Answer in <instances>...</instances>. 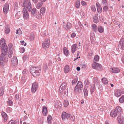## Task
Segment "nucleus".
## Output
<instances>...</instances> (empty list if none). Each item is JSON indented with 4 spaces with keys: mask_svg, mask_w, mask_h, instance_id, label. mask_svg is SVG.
<instances>
[{
    "mask_svg": "<svg viewBox=\"0 0 124 124\" xmlns=\"http://www.w3.org/2000/svg\"><path fill=\"white\" fill-rule=\"evenodd\" d=\"M41 70L39 67H31L30 72L34 77H37L39 76L40 72Z\"/></svg>",
    "mask_w": 124,
    "mask_h": 124,
    "instance_id": "nucleus-1",
    "label": "nucleus"
},
{
    "mask_svg": "<svg viewBox=\"0 0 124 124\" xmlns=\"http://www.w3.org/2000/svg\"><path fill=\"white\" fill-rule=\"evenodd\" d=\"M83 87V85L82 82L78 81L74 89L75 93L77 94H80L81 91V88Z\"/></svg>",
    "mask_w": 124,
    "mask_h": 124,
    "instance_id": "nucleus-2",
    "label": "nucleus"
},
{
    "mask_svg": "<svg viewBox=\"0 0 124 124\" xmlns=\"http://www.w3.org/2000/svg\"><path fill=\"white\" fill-rule=\"evenodd\" d=\"M22 6L24 7V8H25V9H26L27 8L29 11H31V5L29 0H24Z\"/></svg>",
    "mask_w": 124,
    "mask_h": 124,
    "instance_id": "nucleus-3",
    "label": "nucleus"
},
{
    "mask_svg": "<svg viewBox=\"0 0 124 124\" xmlns=\"http://www.w3.org/2000/svg\"><path fill=\"white\" fill-rule=\"evenodd\" d=\"M67 90L66 89V86L62 87L61 88L60 87L59 89V93L60 94H61L63 96H65L66 95L67 91Z\"/></svg>",
    "mask_w": 124,
    "mask_h": 124,
    "instance_id": "nucleus-4",
    "label": "nucleus"
},
{
    "mask_svg": "<svg viewBox=\"0 0 124 124\" xmlns=\"http://www.w3.org/2000/svg\"><path fill=\"white\" fill-rule=\"evenodd\" d=\"M50 45V40L49 39H46L42 43V46L44 48H48Z\"/></svg>",
    "mask_w": 124,
    "mask_h": 124,
    "instance_id": "nucleus-5",
    "label": "nucleus"
},
{
    "mask_svg": "<svg viewBox=\"0 0 124 124\" xmlns=\"http://www.w3.org/2000/svg\"><path fill=\"white\" fill-rule=\"evenodd\" d=\"M92 66L93 68L99 70H101V64L96 62H94L92 64Z\"/></svg>",
    "mask_w": 124,
    "mask_h": 124,
    "instance_id": "nucleus-6",
    "label": "nucleus"
},
{
    "mask_svg": "<svg viewBox=\"0 0 124 124\" xmlns=\"http://www.w3.org/2000/svg\"><path fill=\"white\" fill-rule=\"evenodd\" d=\"M5 40L4 38H2L0 40V45L2 44V49H8L6 44L5 42Z\"/></svg>",
    "mask_w": 124,
    "mask_h": 124,
    "instance_id": "nucleus-7",
    "label": "nucleus"
},
{
    "mask_svg": "<svg viewBox=\"0 0 124 124\" xmlns=\"http://www.w3.org/2000/svg\"><path fill=\"white\" fill-rule=\"evenodd\" d=\"M7 49H2V53L0 55V57H2V58H7Z\"/></svg>",
    "mask_w": 124,
    "mask_h": 124,
    "instance_id": "nucleus-8",
    "label": "nucleus"
},
{
    "mask_svg": "<svg viewBox=\"0 0 124 124\" xmlns=\"http://www.w3.org/2000/svg\"><path fill=\"white\" fill-rule=\"evenodd\" d=\"M23 17L25 19H27L28 18L29 14L26 9L23 8Z\"/></svg>",
    "mask_w": 124,
    "mask_h": 124,
    "instance_id": "nucleus-9",
    "label": "nucleus"
},
{
    "mask_svg": "<svg viewBox=\"0 0 124 124\" xmlns=\"http://www.w3.org/2000/svg\"><path fill=\"white\" fill-rule=\"evenodd\" d=\"M38 87V84L36 82L33 83L32 85L31 91L33 93H35Z\"/></svg>",
    "mask_w": 124,
    "mask_h": 124,
    "instance_id": "nucleus-10",
    "label": "nucleus"
},
{
    "mask_svg": "<svg viewBox=\"0 0 124 124\" xmlns=\"http://www.w3.org/2000/svg\"><path fill=\"white\" fill-rule=\"evenodd\" d=\"M9 8V6L7 4H5L3 8V12L5 14H7L8 12Z\"/></svg>",
    "mask_w": 124,
    "mask_h": 124,
    "instance_id": "nucleus-11",
    "label": "nucleus"
},
{
    "mask_svg": "<svg viewBox=\"0 0 124 124\" xmlns=\"http://www.w3.org/2000/svg\"><path fill=\"white\" fill-rule=\"evenodd\" d=\"M115 111L118 115V116L121 115V113L122 112V108L120 107L117 106L115 109H114Z\"/></svg>",
    "mask_w": 124,
    "mask_h": 124,
    "instance_id": "nucleus-12",
    "label": "nucleus"
},
{
    "mask_svg": "<svg viewBox=\"0 0 124 124\" xmlns=\"http://www.w3.org/2000/svg\"><path fill=\"white\" fill-rule=\"evenodd\" d=\"M118 47H120L122 50H124V39H121L119 42Z\"/></svg>",
    "mask_w": 124,
    "mask_h": 124,
    "instance_id": "nucleus-13",
    "label": "nucleus"
},
{
    "mask_svg": "<svg viewBox=\"0 0 124 124\" xmlns=\"http://www.w3.org/2000/svg\"><path fill=\"white\" fill-rule=\"evenodd\" d=\"M66 118L67 119H69L72 121H74L75 119L74 116L73 115L70 114L69 113H67Z\"/></svg>",
    "mask_w": 124,
    "mask_h": 124,
    "instance_id": "nucleus-14",
    "label": "nucleus"
},
{
    "mask_svg": "<svg viewBox=\"0 0 124 124\" xmlns=\"http://www.w3.org/2000/svg\"><path fill=\"white\" fill-rule=\"evenodd\" d=\"M117 119L119 123L121 124H124V118L123 116H118Z\"/></svg>",
    "mask_w": 124,
    "mask_h": 124,
    "instance_id": "nucleus-15",
    "label": "nucleus"
},
{
    "mask_svg": "<svg viewBox=\"0 0 124 124\" xmlns=\"http://www.w3.org/2000/svg\"><path fill=\"white\" fill-rule=\"evenodd\" d=\"M123 93V92L121 90H118L115 92L114 94L115 96L119 97Z\"/></svg>",
    "mask_w": 124,
    "mask_h": 124,
    "instance_id": "nucleus-16",
    "label": "nucleus"
},
{
    "mask_svg": "<svg viewBox=\"0 0 124 124\" xmlns=\"http://www.w3.org/2000/svg\"><path fill=\"white\" fill-rule=\"evenodd\" d=\"M110 116L112 117H115L118 116V114L115 110H112L110 113Z\"/></svg>",
    "mask_w": 124,
    "mask_h": 124,
    "instance_id": "nucleus-17",
    "label": "nucleus"
},
{
    "mask_svg": "<svg viewBox=\"0 0 124 124\" xmlns=\"http://www.w3.org/2000/svg\"><path fill=\"white\" fill-rule=\"evenodd\" d=\"M13 61H12V64L14 66H16L18 64V61L16 57L14 56L13 58Z\"/></svg>",
    "mask_w": 124,
    "mask_h": 124,
    "instance_id": "nucleus-18",
    "label": "nucleus"
},
{
    "mask_svg": "<svg viewBox=\"0 0 124 124\" xmlns=\"http://www.w3.org/2000/svg\"><path fill=\"white\" fill-rule=\"evenodd\" d=\"M98 14H96L93 17V21L95 23H97L99 22V20L98 17Z\"/></svg>",
    "mask_w": 124,
    "mask_h": 124,
    "instance_id": "nucleus-19",
    "label": "nucleus"
},
{
    "mask_svg": "<svg viewBox=\"0 0 124 124\" xmlns=\"http://www.w3.org/2000/svg\"><path fill=\"white\" fill-rule=\"evenodd\" d=\"M1 115L3 118L4 122H6L7 120V115L6 113L2 111L1 112Z\"/></svg>",
    "mask_w": 124,
    "mask_h": 124,
    "instance_id": "nucleus-20",
    "label": "nucleus"
},
{
    "mask_svg": "<svg viewBox=\"0 0 124 124\" xmlns=\"http://www.w3.org/2000/svg\"><path fill=\"white\" fill-rule=\"evenodd\" d=\"M77 46L76 44H73L71 46V52L73 53H74L76 50V48Z\"/></svg>",
    "mask_w": 124,
    "mask_h": 124,
    "instance_id": "nucleus-21",
    "label": "nucleus"
},
{
    "mask_svg": "<svg viewBox=\"0 0 124 124\" xmlns=\"http://www.w3.org/2000/svg\"><path fill=\"white\" fill-rule=\"evenodd\" d=\"M47 108L45 106H43L42 109V112L43 115L44 116L46 115L47 112Z\"/></svg>",
    "mask_w": 124,
    "mask_h": 124,
    "instance_id": "nucleus-22",
    "label": "nucleus"
},
{
    "mask_svg": "<svg viewBox=\"0 0 124 124\" xmlns=\"http://www.w3.org/2000/svg\"><path fill=\"white\" fill-rule=\"evenodd\" d=\"M10 31V27L8 25H7L5 28V33L6 34H8Z\"/></svg>",
    "mask_w": 124,
    "mask_h": 124,
    "instance_id": "nucleus-23",
    "label": "nucleus"
},
{
    "mask_svg": "<svg viewBox=\"0 0 124 124\" xmlns=\"http://www.w3.org/2000/svg\"><path fill=\"white\" fill-rule=\"evenodd\" d=\"M21 99V95L19 94H16L15 96V100L16 101H20Z\"/></svg>",
    "mask_w": 124,
    "mask_h": 124,
    "instance_id": "nucleus-24",
    "label": "nucleus"
},
{
    "mask_svg": "<svg viewBox=\"0 0 124 124\" xmlns=\"http://www.w3.org/2000/svg\"><path fill=\"white\" fill-rule=\"evenodd\" d=\"M111 71L113 73H116L119 72L120 71V70L118 68L115 67L112 68Z\"/></svg>",
    "mask_w": 124,
    "mask_h": 124,
    "instance_id": "nucleus-25",
    "label": "nucleus"
},
{
    "mask_svg": "<svg viewBox=\"0 0 124 124\" xmlns=\"http://www.w3.org/2000/svg\"><path fill=\"white\" fill-rule=\"evenodd\" d=\"M101 81L103 84L105 85L106 86L108 85V83L106 78H103L101 79Z\"/></svg>",
    "mask_w": 124,
    "mask_h": 124,
    "instance_id": "nucleus-26",
    "label": "nucleus"
},
{
    "mask_svg": "<svg viewBox=\"0 0 124 124\" xmlns=\"http://www.w3.org/2000/svg\"><path fill=\"white\" fill-rule=\"evenodd\" d=\"M93 30L96 32L97 31V29L98 28L97 26L95 24H93L91 25Z\"/></svg>",
    "mask_w": 124,
    "mask_h": 124,
    "instance_id": "nucleus-27",
    "label": "nucleus"
},
{
    "mask_svg": "<svg viewBox=\"0 0 124 124\" xmlns=\"http://www.w3.org/2000/svg\"><path fill=\"white\" fill-rule=\"evenodd\" d=\"M8 124H19V121L18 120L10 121L8 122Z\"/></svg>",
    "mask_w": 124,
    "mask_h": 124,
    "instance_id": "nucleus-28",
    "label": "nucleus"
},
{
    "mask_svg": "<svg viewBox=\"0 0 124 124\" xmlns=\"http://www.w3.org/2000/svg\"><path fill=\"white\" fill-rule=\"evenodd\" d=\"M84 95L85 97H86L88 95V92L86 86L84 87L83 90Z\"/></svg>",
    "mask_w": 124,
    "mask_h": 124,
    "instance_id": "nucleus-29",
    "label": "nucleus"
},
{
    "mask_svg": "<svg viewBox=\"0 0 124 124\" xmlns=\"http://www.w3.org/2000/svg\"><path fill=\"white\" fill-rule=\"evenodd\" d=\"M69 71V67L68 65L65 66L64 69V71L65 73H67Z\"/></svg>",
    "mask_w": 124,
    "mask_h": 124,
    "instance_id": "nucleus-30",
    "label": "nucleus"
},
{
    "mask_svg": "<svg viewBox=\"0 0 124 124\" xmlns=\"http://www.w3.org/2000/svg\"><path fill=\"white\" fill-rule=\"evenodd\" d=\"M67 115V114L65 112H63L61 116L62 119L64 120H65L66 118Z\"/></svg>",
    "mask_w": 124,
    "mask_h": 124,
    "instance_id": "nucleus-31",
    "label": "nucleus"
},
{
    "mask_svg": "<svg viewBox=\"0 0 124 124\" xmlns=\"http://www.w3.org/2000/svg\"><path fill=\"white\" fill-rule=\"evenodd\" d=\"M95 90V85H91L90 89L91 94H92L93 93Z\"/></svg>",
    "mask_w": 124,
    "mask_h": 124,
    "instance_id": "nucleus-32",
    "label": "nucleus"
},
{
    "mask_svg": "<svg viewBox=\"0 0 124 124\" xmlns=\"http://www.w3.org/2000/svg\"><path fill=\"white\" fill-rule=\"evenodd\" d=\"M44 118L43 117L38 118L37 120L39 124H42L43 123Z\"/></svg>",
    "mask_w": 124,
    "mask_h": 124,
    "instance_id": "nucleus-33",
    "label": "nucleus"
},
{
    "mask_svg": "<svg viewBox=\"0 0 124 124\" xmlns=\"http://www.w3.org/2000/svg\"><path fill=\"white\" fill-rule=\"evenodd\" d=\"M63 52L64 54L66 56H67L68 55V53H69V51L67 49V48L65 47L63 48Z\"/></svg>",
    "mask_w": 124,
    "mask_h": 124,
    "instance_id": "nucleus-34",
    "label": "nucleus"
},
{
    "mask_svg": "<svg viewBox=\"0 0 124 124\" xmlns=\"http://www.w3.org/2000/svg\"><path fill=\"white\" fill-rule=\"evenodd\" d=\"M80 1L79 0H77L75 3V7H76L78 8L80 6Z\"/></svg>",
    "mask_w": 124,
    "mask_h": 124,
    "instance_id": "nucleus-35",
    "label": "nucleus"
},
{
    "mask_svg": "<svg viewBox=\"0 0 124 124\" xmlns=\"http://www.w3.org/2000/svg\"><path fill=\"white\" fill-rule=\"evenodd\" d=\"M52 119V117L50 115L48 116L47 121L49 124H51V120Z\"/></svg>",
    "mask_w": 124,
    "mask_h": 124,
    "instance_id": "nucleus-36",
    "label": "nucleus"
},
{
    "mask_svg": "<svg viewBox=\"0 0 124 124\" xmlns=\"http://www.w3.org/2000/svg\"><path fill=\"white\" fill-rule=\"evenodd\" d=\"M46 8L44 7H42L40 9V11L41 13L43 15L45 13Z\"/></svg>",
    "mask_w": 124,
    "mask_h": 124,
    "instance_id": "nucleus-37",
    "label": "nucleus"
},
{
    "mask_svg": "<svg viewBox=\"0 0 124 124\" xmlns=\"http://www.w3.org/2000/svg\"><path fill=\"white\" fill-rule=\"evenodd\" d=\"M98 31L100 33H102L104 31V29L101 26H99L98 28Z\"/></svg>",
    "mask_w": 124,
    "mask_h": 124,
    "instance_id": "nucleus-38",
    "label": "nucleus"
},
{
    "mask_svg": "<svg viewBox=\"0 0 124 124\" xmlns=\"http://www.w3.org/2000/svg\"><path fill=\"white\" fill-rule=\"evenodd\" d=\"M71 27V24L69 23H68L66 25V27L65 28V29L66 30H68L70 29Z\"/></svg>",
    "mask_w": 124,
    "mask_h": 124,
    "instance_id": "nucleus-39",
    "label": "nucleus"
},
{
    "mask_svg": "<svg viewBox=\"0 0 124 124\" xmlns=\"http://www.w3.org/2000/svg\"><path fill=\"white\" fill-rule=\"evenodd\" d=\"M43 3L42 2H40L38 3L36 5V8L38 9L40 8L43 5Z\"/></svg>",
    "mask_w": 124,
    "mask_h": 124,
    "instance_id": "nucleus-40",
    "label": "nucleus"
},
{
    "mask_svg": "<svg viewBox=\"0 0 124 124\" xmlns=\"http://www.w3.org/2000/svg\"><path fill=\"white\" fill-rule=\"evenodd\" d=\"M119 101L121 103H123L124 102V95H122L120 98L119 100Z\"/></svg>",
    "mask_w": 124,
    "mask_h": 124,
    "instance_id": "nucleus-41",
    "label": "nucleus"
},
{
    "mask_svg": "<svg viewBox=\"0 0 124 124\" xmlns=\"http://www.w3.org/2000/svg\"><path fill=\"white\" fill-rule=\"evenodd\" d=\"M12 45L11 43H10L8 44V47L9 51H13V49L12 47Z\"/></svg>",
    "mask_w": 124,
    "mask_h": 124,
    "instance_id": "nucleus-42",
    "label": "nucleus"
},
{
    "mask_svg": "<svg viewBox=\"0 0 124 124\" xmlns=\"http://www.w3.org/2000/svg\"><path fill=\"white\" fill-rule=\"evenodd\" d=\"M99 57L97 55H95L94 58V60L95 61L98 62L99 61Z\"/></svg>",
    "mask_w": 124,
    "mask_h": 124,
    "instance_id": "nucleus-43",
    "label": "nucleus"
},
{
    "mask_svg": "<svg viewBox=\"0 0 124 124\" xmlns=\"http://www.w3.org/2000/svg\"><path fill=\"white\" fill-rule=\"evenodd\" d=\"M107 0H102V5L103 6L107 5Z\"/></svg>",
    "mask_w": 124,
    "mask_h": 124,
    "instance_id": "nucleus-44",
    "label": "nucleus"
},
{
    "mask_svg": "<svg viewBox=\"0 0 124 124\" xmlns=\"http://www.w3.org/2000/svg\"><path fill=\"white\" fill-rule=\"evenodd\" d=\"M98 112L100 113L101 114H103V112H104V111L103 110V108H98Z\"/></svg>",
    "mask_w": 124,
    "mask_h": 124,
    "instance_id": "nucleus-45",
    "label": "nucleus"
},
{
    "mask_svg": "<svg viewBox=\"0 0 124 124\" xmlns=\"http://www.w3.org/2000/svg\"><path fill=\"white\" fill-rule=\"evenodd\" d=\"M64 105L65 107H67L69 104V102L67 100H65L63 102Z\"/></svg>",
    "mask_w": 124,
    "mask_h": 124,
    "instance_id": "nucleus-46",
    "label": "nucleus"
},
{
    "mask_svg": "<svg viewBox=\"0 0 124 124\" xmlns=\"http://www.w3.org/2000/svg\"><path fill=\"white\" fill-rule=\"evenodd\" d=\"M8 61V58H2V57H0V61H2L4 62H7Z\"/></svg>",
    "mask_w": 124,
    "mask_h": 124,
    "instance_id": "nucleus-47",
    "label": "nucleus"
},
{
    "mask_svg": "<svg viewBox=\"0 0 124 124\" xmlns=\"http://www.w3.org/2000/svg\"><path fill=\"white\" fill-rule=\"evenodd\" d=\"M36 18L38 19H40L41 18V15L38 12V13L36 14Z\"/></svg>",
    "mask_w": 124,
    "mask_h": 124,
    "instance_id": "nucleus-48",
    "label": "nucleus"
},
{
    "mask_svg": "<svg viewBox=\"0 0 124 124\" xmlns=\"http://www.w3.org/2000/svg\"><path fill=\"white\" fill-rule=\"evenodd\" d=\"M108 7L105 5L104 6L103 8V11L104 12H107V10L108 9Z\"/></svg>",
    "mask_w": 124,
    "mask_h": 124,
    "instance_id": "nucleus-49",
    "label": "nucleus"
},
{
    "mask_svg": "<svg viewBox=\"0 0 124 124\" xmlns=\"http://www.w3.org/2000/svg\"><path fill=\"white\" fill-rule=\"evenodd\" d=\"M4 89L3 88H1L0 90V96H2L4 93Z\"/></svg>",
    "mask_w": 124,
    "mask_h": 124,
    "instance_id": "nucleus-50",
    "label": "nucleus"
},
{
    "mask_svg": "<svg viewBox=\"0 0 124 124\" xmlns=\"http://www.w3.org/2000/svg\"><path fill=\"white\" fill-rule=\"evenodd\" d=\"M20 52L21 53H23L25 51V49L24 47H20Z\"/></svg>",
    "mask_w": 124,
    "mask_h": 124,
    "instance_id": "nucleus-51",
    "label": "nucleus"
},
{
    "mask_svg": "<svg viewBox=\"0 0 124 124\" xmlns=\"http://www.w3.org/2000/svg\"><path fill=\"white\" fill-rule=\"evenodd\" d=\"M48 67L46 63H45L44 64L43 67V69L44 71L46 72V69L48 68Z\"/></svg>",
    "mask_w": 124,
    "mask_h": 124,
    "instance_id": "nucleus-52",
    "label": "nucleus"
},
{
    "mask_svg": "<svg viewBox=\"0 0 124 124\" xmlns=\"http://www.w3.org/2000/svg\"><path fill=\"white\" fill-rule=\"evenodd\" d=\"M78 79L75 78V79L73 80L72 81V85H74L76 84V82H77Z\"/></svg>",
    "mask_w": 124,
    "mask_h": 124,
    "instance_id": "nucleus-53",
    "label": "nucleus"
},
{
    "mask_svg": "<svg viewBox=\"0 0 124 124\" xmlns=\"http://www.w3.org/2000/svg\"><path fill=\"white\" fill-rule=\"evenodd\" d=\"M13 53V51H9V52L8 53V56L9 58L12 57V54Z\"/></svg>",
    "mask_w": 124,
    "mask_h": 124,
    "instance_id": "nucleus-54",
    "label": "nucleus"
},
{
    "mask_svg": "<svg viewBox=\"0 0 124 124\" xmlns=\"http://www.w3.org/2000/svg\"><path fill=\"white\" fill-rule=\"evenodd\" d=\"M97 11L99 13H101L102 12V8L101 6H99V7L97 8Z\"/></svg>",
    "mask_w": 124,
    "mask_h": 124,
    "instance_id": "nucleus-55",
    "label": "nucleus"
},
{
    "mask_svg": "<svg viewBox=\"0 0 124 124\" xmlns=\"http://www.w3.org/2000/svg\"><path fill=\"white\" fill-rule=\"evenodd\" d=\"M36 12V9L35 8H33L32 9L31 13L32 15H34Z\"/></svg>",
    "mask_w": 124,
    "mask_h": 124,
    "instance_id": "nucleus-56",
    "label": "nucleus"
},
{
    "mask_svg": "<svg viewBox=\"0 0 124 124\" xmlns=\"http://www.w3.org/2000/svg\"><path fill=\"white\" fill-rule=\"evenodd\" d=\"M14 6L15 9H17L18 8V4L17 2H15L14 4Z\"/></svg>",
    "mask_w": 124,
    "mask_h": 124,
    "instance_id": "nucleus-57",
    "label": "nucleus"
},
{
    "mask_svg": "<svg viewBox=\"0 0 124 124\" xmlns=\"http://www.w3.org/2000/svg\"><path fill=\"white\" fill-rule=\"evenodd\" d=\"M91 9L93 11H96V9L95 6L94 5H93L91 7Z\"/></svg>",
    "mask_w": 124,
    "mask_h": 124,
    "instance_id": "nucleus-58",
    "label": "nucleus"
},
{
    "mask_svg": "<svg viewBox=\"0 0 124 124\" xmlns=\"http://www.w3.org/2000/svg\"><path fill=\"white\" fill-rule=\"evenodd\" d=\"M30 38L31 40H33L34 39V35L33 33H32L30 35Z\"/></svg>",
    "mask_w": 124,
    "mask_h": 124,
    "instance_id": "nucleus-59",
    "label": "nucleus"
},
{
    "mask_svg": "<svg viewBox=\"0 0 124 124\" xmlns=\"http://www.w3.org/2000/svg\"><path fill=\"white\" fill-rule=\"evenodd\" d=\"M13 101L11 100H9L7 101V103L9 106H11L13 105Z\"/></svg>",
    "mask_w": 124,
    "mask_h": 124,
    "instance_id": "nucleus-60",
    "label": "nucleus"
},
{
    "mask_svg": "<svg viewBox=\"0 0 124 124\" xmlns=\"http://www.w3.org/2000/svg\"><path fill=\"white\" fill-rule=\"evenodd\" d=\"M46 32L47 31L46 30H45L44 32L41 33V35H42L44 37L46 36Z\"/></svg>",
    "mask_w": 124,
    "mask_h": 124,
    "instance_id": "nucleus-61",
    "label": "nucleus"
},
{
    "mask_svg": "<svg viewBox=\"0 0 124 124\" xmlns=\"http://www.w3.org/2000/svg\"><path fill=\"white\" fill-rule=\"evenodd\" d=\"M4 62L2 61H0V65L1 66L3 67L4 66L5 64V62Z\"/></svg>",
    "mask_w": 124,
    "mask_h": 124,
    "instance_id": "nucleus-62",
    "label": "nucleus"
},
{
    "mask_svg": "<svg viewBox=\"0 0 124 124\" xmlns=\"http://www.w3.org/2000/svg\"><path fill=\"white\" fill-rule=\"evenodd\" d=\"M66 82H63L62 85L60 86V87H61V88L62 87H65L66 86Z\"/></svg>",
    "mask_w": 124,
    "mask_h": 124,
    "instance_id": "nucleus-63",
    "label": "nucleus"
},
{
    "mask_svg": "<svg viewBox=\"0 0 124 124\" xmlns=\"http://www.w3.org/2000/svg\"><path fill=\"white\" fill-rule=\"evenodd\" d=\"M16 33L17 34H22V32L20 30H16Z\"/></svg>",
    "mask_w": 124,
    "mask_h": 124,
    "instance_id": "nucleus-64",
    "label": "nucleus"
}]
</instances>
